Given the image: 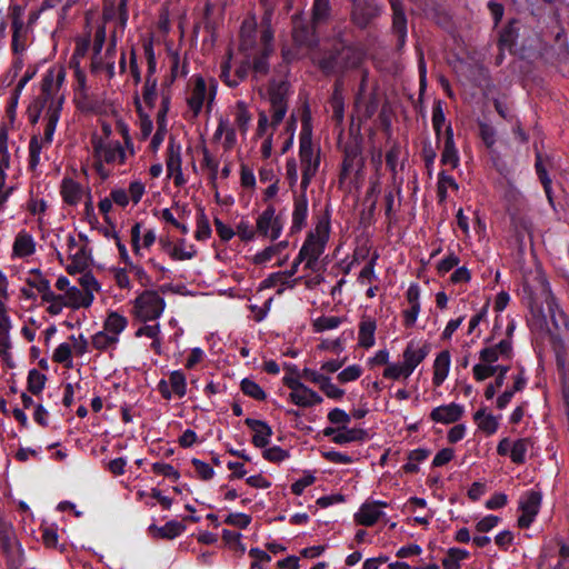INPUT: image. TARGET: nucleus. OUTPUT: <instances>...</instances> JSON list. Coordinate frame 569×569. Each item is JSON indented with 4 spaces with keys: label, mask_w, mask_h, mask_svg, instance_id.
<instances>
[{
    "label": "nucleus",
    "mask_w": 569,
    "mask_h": 569,
    "mask_svg": "<svg viewBox=\"0 0 569 569\" xmlns=\"http://www.w3.org/2000/svg\"><path fill=\"white\" fill-rule=\"evenodd\" d=\"M236 233L246 242L252 241L256 236H258L256 227L253 228L252 224L244 219L240 220L237 224Z\"/></svg>",
    "instance_id": "nucleus-61"
},
{
    "label": "nucleus",
    "mask_w": 569,
    "mask_h": 569,
    "mask_svg": "<svg viewBox=\"0 0 569 569\" xmlns=\"http://www.w3.org/2000/svg\"><path fill=\"white\" fill-rule=\"evenodd\" d=\"M164 308V299L154 290H144L133 301L134 316L143 322L160 318Z\"/></svg>",
    "instance_id": "nucleus-8"
},
{
    "label": "nucleus",
    "mask_w": 569,
    "mask_h": 569,
    "mask_svg": "<svg viewBox=\"0 0 569 569\" xmlns=\"http://www.w3.org/2000/svg\"><path fill=\"white\" fill-rule=\"evenodd\" d=\"M376 320L371 317H363L359 323L358 343L366 349L375 346Z\"/></svg>",
    "instance_id": "nucleus-34"
},
{
    "label": "nucleus",
    "mask_w": 569,
    "mask_h": 569,
    "mask_svg": "<svg viewBox=\"0 0 569 569\" xmlns=\"http://www.w3.org/2000/svg\"><path fill=\"white\" fill-rule=\"evenodd\" d=\"M66 298L71 309L89 308L94 300L93 295L84 293L74 286L68 289Z\"/></svg>",
    "instance_id": "nucleus-38"
},
{
    "label": "nucleus",
    "mask_w": 569,
    "mask_h": 569,
    "mask_svg": "<svg viewBox=\"0 0 569 569\" xmlns=\"http://www.w3.org/2000/svg\"><path fill=\"white\" fill-rule=\"evenodd\" d=\"M181 146L176 142L174 138H170L167 148L166 167L169 177L173 178L176 187H182L187 180L182 173Z\"/></svg>",
    "instance_id": "nucleus-15"
},
{
    "label": "nucleus",
    "mask_w": 569,
    "mask_h": 569,
    "mask_svg": "<svg viewBox=\"0 0 569 569\" xmlns=\"http://www.w3.org/2000/svg\"><path fill=\"white\" fill-rule=\"evenodd\" d=\"M292 403L299 407H312L322 402V397L315 390L303 385L300 389L289 393Z\"/></svg>",
    "instance_id": "nucleus-31"
},
{
    "label": "nucleus",
    "mask_w": 569,
    "mask_h": 569,
    "mask_svg": "<svg viewBox=\"0 0 569 569\" xmlns=\"http://www.w3.org/2000/svg\"><path fill=\"white\" fill-rule=\"evenodd\" d=\"M139 99L147 111H151L154 108L158 99L156 78L146 77L141 98L139 97Z\"/></svg>",
    "instance_id": "nucleus-40"
},
{
    "label": "nucleus",
    "mask_w": 569,
    "mask_h": 569,
    "mask_svg": "<svg viewBox=\"0 0 569 569\" xmlns=\"http://www.w3.org/2000/svg\"><path fill=\"white\" fill-rule=\"evenodd\" d=\"M387 506L388 505L385 501L365 502L355 515V520L361 526L371 527L382 516L380 508Z\"/></svg>",
    "instance_id": "nucleus-22"
},
{
    "label": "nucleus",
    "mask_w": 569,
    "mask_h": 569,
    "mask_svg": "<svg viewBox=\"0 0 569 569\" xmlns=\"http://www.w3.org/2000/svg\"><path fill=\"white\" fill-rule=\"evenodd\" d=\"M256 229L259 237L268 238L271 241L277 240L283 229V221L276 214L273 204H269L257 218Z\"/></svg>",
    "instance_id": "nucleus-10"
},
{
    "label": "nucleus",
    "mask_w": 569,
    "mask_h": 569,
    "mask_svg": "<svg viewBox=\"0 0 569 569\" xmlns=\"http://www.w3.org/2000/svg\"><path fill=\"white\" fill-rule=\"evenodd\" d=\"M330 233L329 218L318 220L315 229L310 231L298 253V262H305V269L313 272L319 270V258L325 252Z\"/></svg>",
    "instance_id": "nucleus-4"
},
{
    "label": "nucleus",
    "mask_w": 569,
    "mask_h": 569,
    "mask_svg": "<svg viewBox=\"0 0 569 569\" xmlns=\"http://www.w3.org/2000/svg\"><path fill=\"white\" fill-rule=\"evenodd\" d=\"M272 9L268 8L261 19V30L257 33V47L251 52L250 69L253 78L259 80L269 73V58L273 53V30L271 28Z\"/></svg>",
    "instance_id": "nucleus-2"
},
{
    "label": "nucleus",
    "mask_w": 569,
    "mask_h": 569,
    "mask_svg": "<svg viewBox=\"0 0 569 569\" xmlns=\"http://www.w3.org/2000/svg\"><path fill=\"white\" fill-rule=\"evenodd\" d=\"M26 283L41 295L42 301L44 300V296L51 295L50 280L40 271V269H31L26 279Z\"/></svg>",
    "instance_id": "nucleus-35"
},
{
    "label": "nucleus",
    "mask_w": 569,
    "mask_h": 569,
    "mask_svg": "<svg viewBox=\"0 0 569 569\" xmlns=\"http://www.w3.org/2000/svg\"><path fill=\"white\" fill-rule=\"evenodd\" d=\"M330 107L332 109L333 119L338 122H342L343 109H345V98L342 94L341 87L338 82L335 84L333 92L330 98Z\"/></svg>",
    "instance_id": "nucleus-47"
},
{
    "label": "nucleus",
    "mask_w": 569,
    "mask_h": 569,
    "mask_svg": "<svg viewBox=\"0 0 569 569\" xmlns=\"http://www.w3.org/2000/svg\"><path fill=\"white\" fill-rule=\"evenodd\" d=\"M529 441L528 439H518L512 442L510 450V459L515 463L525 462L526 455L528 451Z\"/></svg>",
    "instance_id": "nucleus-55"
},
{
    "label": "nucleus",
    "mask_w": 569,
    "mask_h": 569,
    "mask_svg": "<svg viewBox=\"0 0 569 569\" xmlns=\"http://www.w3.org/2000/svg\"><path fill=\"white\" fill-rule=\"evenodd\" d=\"M389 1L393 11L392 30L398 36L399 46H403L407 37V18L403 7L399 0Z\"/></svg>",
    "instance_id": "nucleus-28"
},
{
    "label": "nucleus",
    "mask_w": 569,
    "mask_h": 569,
    "mask_svg": "<svg viewBox=\"0 0 569 569\" xmlns=\"http://www.w3.org/2000/svg\"><path fill=\"white\" fill-rule=\"evenodd\" d=\"M91 147L94 160L93 167L102 180L108 179L113 168L126 164L128 158L131 157L129 150L119 141L103 142L96 138L94 144H91Z\"/></svg>",
    "instance_id": "nucleus-3"
},
{
    "label": "nucleus",
    "mask_w": 569,
    "mask_h": 569,
    "mask_svg": "<svg viewBox=\"0 0 569 569\" xmlns=\"http://www.w3.org/2000/svg\"><path fill=\"white\" fill-rule=\"evenodd\" d=\"M292 24V38L298 46L310 48L316 44V36L312 27L305 24L298 17L293 18Z\"/></svg>",
    "instance_id": "nucleus-27"
},
{
    "label": "nucleus",
    "mask_w": 569,
    "mask_h": 569,
    "mask_svg": "<svg viewBox=\"0 0 569 569\" xmlns=\"http://www.w3.org/2000/svg\"><path fill=\"white\" fill-rule=\"evenodd\" d=\"M43 140L40 141L38 137H32L29 143V166L34 169L40 162V153L43 147Z\"/></svg>",
    "instance_id": "nucleus-60"
},
{
    "label": "nucleus",
    "mask_w": 569,
    "mask_h": 569,
    "mask_svg": "<svg viewBox=\"0 0 569 569\" xmlns=\"http://www.w3.org/2000/svg\"><path fill=\"white\" fill-rule=\"evenodd\" d=\"M463 406L451 402L449 405L439 406L432 409L430 412V419L437 423L449 425L460 420L463 416Z\"/></svg>",
    "instance_id": "nucleus-20"
},
{
    "label": "nucleus",
    "mask_w": 569,
    "mask_h": 569,
    "mask_svg": "<svg viewBox=\"0 0 569 569\" xmlns=\"http://www.w3.org/2000/svg\"><path fill=\"white\" fill-rule=\"evenodd\" d=\"M431 121H432V127H433L436 137H437V139H439L440 134H441L442 127L445 126V122H446V117H445L441 101L435 102V104L432 107Z\"/></svg>",
    "instance_id": "nucleus-56"
},
{
    "label": "nucleus",
    "mask_w": 569,
    "mask_h": 569,
    "mask_svg": "<svg viewBox=\"0 0 569 569\" xmlns=\"http://www.w3.org/2000/svg\"><path fill=\"white\" fill-rule=\"evenodd\" d=\"M312 59L318 64L320 70L326 74L342 72L339 48H336L333 51L323 53V56L320 58L313 57Z\"/></svg>",
    "instance_id": "nucleus-33"
},
{
    "label": "nucleus",
    "mask_w": 569,
    "mask_h": 569,
    "mask_svg": "<svg viewBox=\"0 0 569 569\" xmlns=\"http://www.w3.org/2000/svg\"><path fill=\"white\" fill-rule=\"evenodd\" d=\"M241 391L256 400H264L267 395L263 389L253 380L244 378L241 381Z\"/></svg>",
    "instance_id": "nucleus-54"
},
{
    "label": "nucleus",
    "mask_w": 569,
    "mask_h": 569,
    "mask_svg": "<svg viewBox=\"0 0 569 569\" xmlns=\"http://www.w3.org/2000/svg\"><path fill=\"white\" fill-rule=\"evenodd\" d=\"M72 350L71 346L67 342L60 343L52 356L54 362L63 363L66 368H72V359H71Z\"/></svg>",
    "instance_id": "nucleus-52"
},
{
    "label": "nucleus",
    "mask_w": 569,
    "mask_h": 569,
    "mask_svg": "<svg viewBox=\"0 0 569 569\" xmlns=\"http://www.w3.org/2000/svg\"><path fill=\"white\" fill-rule=\"evenodd\" d=\"M46 376L37 369H32L28 373V390L33 395H39L46 383Z\"/></svg>",
    "instance_id": "nucleus-53"
},
{
    "label": "nucleus",
    "mask_w": 569,
    "mask_h": 569,
    "mask_svg": "<svg viewBox=\"0 0 569 569\" xmlns=\"http://www.w3.org/2000/svg\"><path fill=\"white\" fill-rule=\"evenodd\" d=\"M299 157L302 168L301 189L305 192L316 176L320 166V151L315 150L311 139V129L308 118H303L302 130L299 139Z\"/></svg>",
    "instance_id": "nucleus-5"
},
{
    "label": "nucleus",
    "mask_w": 569,
    "mask_h": 569,
    "mask_svg": "<svg viewBox=\"0 0 569 569\" xmlns=\"http://www.w3.org/2000/svg\"><path fill=\"white\" fill-rule=\"evenodd\" d=\"M163 399L170 400L173 396L183 398L187 395V378L182 370L169 373V380L161 379L157 386Z\"/></svg>",
    "instance_id": "nucleus-14"
},
{
    "label": "nucleus",
    "mask_w": 569,
    "mask_h": 569,
    "mask_svg": "<svg viewBox=\"0 0 569 569\" xmlns=\"http://www.w3.org/2000/svg\"><path fill=\"white\" fill-rule=\"evenodd\" d=\"M451 357L448 350L439 352L433 361L432 383L440 387L447 379L450 370Z\"/></svg>",
    "instance_id": "nucleus-30"
},
{
    "label": "nucleus",
    "mask_w": 569,
    "mask_h": 569,
    "mask_svg": "<svg viewBox=\"0 0 569 569\" xmlns=\"http://www.w3.org/2000/svg\"><path fill=\"white\" fill-rule=\"evenodd\" d=\"M362 375V368L359 365H351L343 370H341L337 379L340 383H347L351 381H356Z\"/></svg>",
    "instance_id": "nucleus-62"
},
{
    "label": "nucleus",
    "mask_w": 569,
    "mask_h": 569,
    "mask_svg": "<svg viewBox=\"0 0 569 569\" xmlns=\"http://www.w3.org/2000/svg\"><path fill=\"white\" fill-rule=\"evenodd\" d=\"M136 109L139 116V128L142 139H147L153 129V123L151 120V111H147L142 106L139 96L134 98Z\"/></svg>",
    "instance_id": "nucleus-45"
},
{
    "label": "nucleus",
    "mask_w": 569,
    "mask_h": 569,
    "mask_svg": "<svg viewBox=\"0 0 569 569\" xmlns=\"http://www.w3.org/2000/svg\"><path fill=\"white\" fill-rule=\"evenodd\" d=\"M151 470L156 475H160L177 481L180 478L179 471L171 465L166 462H154L151 466Z\"/></svg>",
    "instance_id": "nucleus-59"
},
{
    "label": "nucleus",
    "mask_w": 569,
    "mask_h": 569,
    "mask_svg": "<svg viewBox=\"0 0 569 569\" xmlns=\"http://www.w3.org/2000/svg\"><path fill=\"white\" fill-rule=\"evenodd\" d=\"M10 18L12 27V41L11 48L13 53L17 56V63L21 68L23 64L22 54L26 52L29 46L30 27L24 24L23 21V8L19 4L10 7Z\"/></svg>",
    "instance_id": "nucleus-7"
},
{
    "label": "nucleus",
    "mask_w": 569,
    "mask_h": 569,
    "mask_svg": "<svg viewBox=\"0 0 569 569\" xmlns=\"http://www.w3.org/2000/svg\"><path fill=\"white\" fill-rule=\"evenodd\" d=\"M329 0H315L312 8V22L316 24L323 21L329 16Z\"/></svg>",
    "instance_id": "nucleus-58"
},
{
    "label": "nucleus",
    "mask_w": 569,
    "mask_h": 569,
    "mask_svg": "<svg viewBox=\"0 0 569 569\" xmlns=\"http://www.w3.org/2000/svg\"><path fill=\"white\" fill-rule=\"evenodd\" d=\"M68 256L71 262L66 267L69 274H76L84 271L90 262V253L86 246L80 244L76 237H67Z\"/></svg>",
    "instance_id": "nucleus-12"
},
{
    "label": "nucleus",
    "mask_w": 569,
    "mask_h": 569,
    "mask_svg": "<svg viewBox=\"0 0 569 569\" xmlns=\"http://www.w3.org/2000/svg\"><path fill=\"white\" fill-rule=\"evenodd\" d=\"M251 121V114L243 101H238L236 104V123L242 133H246L249 129Z\"/></svg>",
    "instance_id": "nucleus-51"
},
{
    "label": "nucleus",
    "mask_w": 569,
    "mask_h": 569,
    "mask_svg": "<svg viewBox=\"0 0 569 569\" xmlns=\"http://www.w3.org/2000/svg\"><path fill=\"white\" fill-rule=\"evenodd\" d=\"M339 53L342 72L358 68L365 59L363 50L358 47L342 46L339 48Z\"/></svg>",
    "instance_id": "nucleus-29"
},
{
    "label": "nucleus",
    "mask_w": 569,
    "mask_h": 569,
    "mask_svg": "<svg viewBox=\"0 0 569 569\" xmlns=\"http://www.w3.org/2000/svg\"><path fill=\"white\" fill-rule=\"evenodd\" d=\"M116 54H117V40H116V37L112 36L104 53H102V51L100 53L93 52L92 60H91V71L93 73L106 72L108 79H112L116 74V67H114Z\"/></svg>",
    "instance_id": "nucleus-13"
},
{
    "label": "nucleus",
    "mask_w": 569,
    "mask_h": 569,
    "mask_svg": "<svg viewBox=\"0 0 569 569\" xmlns=\"http://www.w3.org/2000/svg\"><path fill=\"white\" fill-rule=\"evenodd\" d=\"M343 322V318L337 316H321L312 321V329L315 332H323L333 330Z\"/></svg>",
    "instance_id": "nucleus-49"
},
{
    "label": "nucleus",
    "mask_w": 569,
    "mask_h": 569,
    "mask_svg": "<svg viewBox=\"0 0 569 569\" xmlns=\"http://www.w3.org/2000/svg\"><path fill=\"white\" fill-rule=\"evenodd\" d=\"M381 13V6L377 0H353L352 19L360 27L366 28Z\"/></svg>",
    "instance_id": "nucleus-16"
},
{
    "label": "nucleus",
    "mask_w": 569,
    "mask_h": 569,
    "mask_svg": "<svg viewBox=\"0 0 569 569\" xmlns=\"http://www.w3.org/2000/svg\"><path fill=\"white\" fill-rule=\"evenodd\" d=\"M469 557V552L460 548H450L442 559L445 569H460V562Z\"/></svg>",
    "instance_id": "nucleus-48"
},
{
    "label": "nucleus",
    "mask_w": 569,
    "mask_h": 569,
    "mask_svg": "<svg viewBox=\"0 0 569 569\" xmlns=\"http://www.w3.org/2000/svg\"><path fill=\"white\" fill-rule=\"evenodd\" d=\"M379 258V254L375 252L368 263L361 269L358 280L365 284L366 282H371L376 279L375 266Z\"/></svg>",
    "instance_id": "nucleus-63"
},
{
    "label": "nucleus",
    "mask_w": 569,
    "mask_h": 569,
    "mask_svg": "<svg viewBox=\"0 0 569 569\" xmlns=\"http://www.w3.org/2000/svg\"><path fill=\"white\" fill-rule=\"evenodd\" d=\"M302 277L289 278L284 271H278L269 274L263 281L262 284L264 288H273L280 287L277 292L282 293L286 288L293 289L300 281Z\"/></svg>",
    "instance_id": "nucleus-32"
},
{
    "label": "nucleus",
    "mask_w": 569,
    "mask_h": 569,
    "mask_svg": "<svg viewBox=\"0 0 569 569\" xmlns=\"http://www.w3.org/2000/svg\"><path fill=\"white\" fill-rule=\"evenodd\" d=\"M66 72L62 68L50 69L47 71L42 79L41 92L44 99V104L48 100H52L51 106L53 104V100L60 90L63 81H64Z\"/></svg>",
    "instance_id": "nucleus-18"
},
{
    "label": "nucleus",
    "mask_w": 569,
    "mask_h": 569,
    "mask_svg": "<svg viewBox=\"0 0 569 569\" xmlns=\"http://www.w3.org/2000/svg\"><path fill=\"white\" fill-rule=\"evenodd\" d=\"M244 423L253 431V446L257 448H266L273 433L271 427L266 421L253 418H247Z\"/></svg>",
    "instance_id": "nucleus-25"
},
{
    "label": "nucleus",
    "mask_w": 569,
    "mask_h": 569,
    "mask_svg": "<svg viewBox=\"0 0 569 569\" xmlns=\"http://www.w3.org/2000/svg\"><path fill=\"white\" fill-rule=\"evenodd\" d=\"M60 117L59 106H50L46 114V127L43 132V143L49 146L52 142L53 133Z\"/></svg>",
    "instance_id": "nucleus-44"
},
{
    "label": "nucleus",
    "mask_w": 569,
    "mask_h": 569,
    "mask_svg": "<svg viewBox=\"0 0 569 569\" xmlns=\"http://www.w3.org/2000/svg\"><path fill=\"white\" fill-rule=\"evenodd\" d=\"M367 438V431L361 428L339 427L335 443L345 445L350 442H360Z\"/></svg>",
    "instance_id": "nucleus-42"
},
{
    "label": "nucleus",
    "mask_w": 569,
    "mask_h": 569,
    "mask_svg": "<svg viewBox=\"0 0 569 569\" xmlns=\"http://www.w3.org/2000/svg\"><path fill=\"white\" fill-rule=\"evenodd\" d=\"M382 376L383 378L391 380H406L411 376V372L407 369L403 362H390L388 367L385 368Z\"/></svg>",
    "instance_id": "nucleus-50"
},
{
    "label": "nucleus",
    "mask_w": 569,
    "mask_h": 569,
    "mask_svg": "<svg viewBox=\"0 0 569 569\" xmlns=\"http://www.w3.org/2000/svg\"><path fill=\"white\" fill-rule=\"evenodd\" d=\"M365 161L358 146L345 148V157L341 164L340 181H345L351 173L359 174L362 171Z\"/></svg>",
    "instance_id": "nucleus-17"
},
{
    "label": "nucleus",
    "mask_w": 569,
    "mask_h": 569,
    "mask_svg": "<svg viewBox=\"0 0 569 569\" xmlns=\"http://www.w3.org/2000/svg\"><path fill=\"white\" fill-rule=\"evenodd\" d=\"M119 338L107 331H98L91 337V345L100 352H112L117 349Z\"/></svg>",
    "instance_id": "nucleus-36"
},
{
    "label": "nucleus",
    "mask_w": 569,
    "mask_h": 569,
    "mask_svg": "<svg viewBox=\"0 0 569 569\" xmlns=\"http://www.w3.org/2000/svg\"><path fill=\"white\" fill-rule=\"evenodd\" d=\"M211 236V228L209 224V220L204 214L203 210L200 211L197 218V230L194 237L197 240L203 241L209 239Z\"/></svg>",
    "instance_id": "nucleus-57"
},
{
    "label": "nucleus",
    "mask_w": 569,
    "mask_h": 569,
    "mask_svg": "<svg viewBox=\"0 0 569 569\" xmlns=\"http://www.w3.org/2000/svg\"><path fill=\"white\" fill-rule=\"evenodd\" d=\"M440 161L441 164L449 166L452 169L458 168L460 163L459 151L456 147L451 124H448L445 130V143Z\"/></svg>",
    "instance_id": "nucleus-24"
},
{
    "label": "nucleus",
    "mask_w": 569,
    "mask_h": 569,
    "mask_svg": "<svg viewBox=\"0 0 569 569\" xmlns=\"http://www.w3.org/2000/svg\"><path fill=\"white\" fill-rule=\"evenodd\" d=\"M149 529L158 538L174 539L184 531L186 527L181 522L172 520L162 527L150 526Z\"/></svg>",
    "instance_id": "nucleus-43"
},
{
    "label": "nucleus",
    "mask_w": 569,
    "mask_h": 569,
    "mask_svg": "<svg viewBox=\"0 0 569 569\" xmlns=\"http://www.w3.org/2000/svg\"><path fill=\"white\" fill-rule=\"evenodd\" d=\"M262 457L270 462H281L289 458V452L279 446H273L264 449Z\"/></svg>",
    "instance_id": "nucleus-64"
},
{
    "label": "nucleus",
    "mask_w": 569,
    "mask_h": 569,
    "mask_svg": "<svg viewBox=\"0 0 569 569\" xmlns=\"http://www.w3.org/2000/svg\"><path fill=\"white\" fill-rule=\"evenodd\" d=\"M270 100V117L271 122H269V117L264 111L259 112L258 126L256 130L257 137H263L267 134L268 129H271V132L276 130V128L282 122L287 111H288V102L284 92L281 91V88L271 89L269 92Z\"/></svg>",
    "instance_id": "nucleus-6"
},
{
    "label": "nucleus",
    "mask_w": 569,
    "mask_h": 569,
    "mask_svg": "<svg viewBox=\"0 0 569 569\" xmlns=\"http://www.w3.org/2000/svg\"><path fill=\"white\" fill-rule=\"evenodd\" d=\"M428 353V345L419 346L410 341L402 352V362L412 375L415 369L427 358Z\"/></svg>",
    "instance_id": "nucleus-23"
},
{
    "label": "nucleus",
    "mask_w": 569,
    "mask_h": 569,
    "mask_svg": "<svg viewBox=\"0 0 569 569\" xmlns=\"http://www.w3.org/2000/svg\"><path fill=\"white\" fill-rule=\"evenodd\" d=\"M12 250L13 254L20 258L33 254L36 243L32 236L27 232H19L14 239Z\"/></svg>",
    "instance_id": "nucleus-37"
},
{
    "label": "nucleus",
    "mask_w": 569,
    "mask_h": 569,
    "mask_svg": "<svg viewBox=\"0 0 569 569\" xmlns=\"http://www.w3.org/2000/svg\"><path fill=\"white\" fill-rule=\"evenodd\" d=\"M542 501V493L538 490L526 491L519 500L521 516L518 518V526L527 529L535 521L539 513Z\"/></svg>",
    "instance_id": "nucleus-11"
},
{
    "label": "nucleus",
    "mask_w": 569,
    "mask_h": 569,
    "mask_svg": "<svg viewBox=\"0 0 569 569\" xmlns=\"http://www.w3.org/2000/svg\"><path fill=\"white\" fill-rule=\"evenodd\" d=\"M512 353V340L502 339L493 346L481 349L479 352V358L482 362L492 365L500 358L511 359Z\"/></svg>",
    "instance_id": "nucleus-19"
},
{
    "label": "nucleus",
    "mask_w": 569,
    "mask_h": 569,
    "mask_svg": "<svg viewBox=\"0 0 569 569\" xmlns=\"http://www.w3.org/2000/svg\"><path fill=\"white\" fill-rule=\"evenodd\" d=\"M308 217V200L306 194H301L295 198L293 210L291 214V227L290 232H300L307 226Z\"/></svg>",
    "instance_id": "nucleus-26"
},
{
    "label": "nucleus",
    "mask_w": 569,
    "mask_h": 569,
    "mask_svg": "<svg viewBox=\"0 0 569 569\" xmlns=\"http://www.w3.org/2000/svg\"><path fill=\"white\" fill-rule=\"evenodd\" d=\"M192 80L193 83L187 97V103L192 112V117L197 118L200 114L206 100L208 109L211 108L216 96L217 82L213 79L210 81V91L207 94V83L204 79L201 76H194Z\"/></svg>",
    "instance_id": "nucleus-9"
},
{
    "label": "nucleus",
    "mask_w": 569,
    "mask_h": 569,
    "mask_svg": "<svg viewBox=\"0 0 569 569\" xmlns=\"http://www.w3.org/2000/svg\"><path fill=\"white\" fill-rule=\"evenodd\" d=\"M128 320L124 316L120 315L117 311H111L108 313L104 322H103V331L119 338L120 333L127 328Z\"/></svg>",
    "instance_id": "nucleus-39"
},
{
    "label": "nucleus",
    "mask_w": 569,
    "mask_h": 569,
    "mask_svg": "<svg viewBox=\"0 0 569 569\" xmlns=\"http://www.w3.org/2000/svg\"><path fill=\"white\" fill-rule=\"evenodd\" d=\"M473 419L478 425V428L486 435H493L499 427L498 418L491 413H486V409H479L475 415Z\"/></svg>",
    "instance_id": "nucleus-41"
},
{
    "label": "nucleus",
    "mask_w": 569,
    "mask_h": 569,
    "mask_svg": "<svg viewBox=\"0 0 569 569\" xmlns=\"http://www.w3.org/2000/svg\"><path fill=\"white\" fill-rule=\"evenodd\" d=\"M449 188L457 191L459 189V186L453 179V177L447 174L446 171L439 172L437 183V196L440 202L446 201Z\"/></svg>",
    "instance_id": "nucleus-46"
},
{
    "label": "nucleus",
    "mask_w": 569,
    "mask_h": 569,
    "mask_svg": "<svg viewBox=\"0 0 569 569\" xmlns=\"http://www.w3.org/2000/svg\"><path fill=\"white\" fill-rule=\"evenodd\" d=\"M59 192L66 204L74 207L81 202L84 196V188L74 179L64 177L61 180Z\"/></svg>",
    "instance_id": "nucleus-21"
},
{
    "label": "nucleus",
    "mask_w": 569,
    "mask_h": 569,
    "mask_svg": "<svg viewBox=\"0 0 569 569\" xmlns=\"http://www.w3.org/2000/svg\"><path fill=\"white\" fill-rule=\"evenodd\" d=\"M239 37V50L244 54V59L231 73L232 50L229 49L220 64V79L230 88L239 86L248 77L251 52L257 47V21L254 17H248L242 21Z\"/></svg>",
    "instance_id": "nucleus-1"
}]
</instances>
